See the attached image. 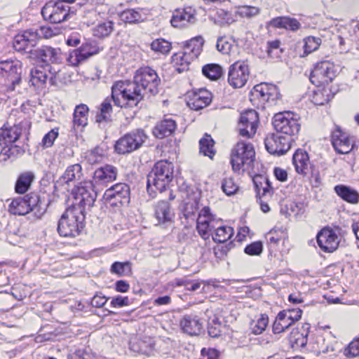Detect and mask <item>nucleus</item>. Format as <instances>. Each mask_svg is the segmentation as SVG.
Here are the masks:
<instances>
[{
  "label": "nucleus",
  "instance_id": "6e6552de",
  "mask_svg": "<svg viewBox=\"0 0 359 359\" xmlns=\"http://www.w3.org/2000/svg\"><path fill=\"white\" fill-rule=\"evenodd\" d=\"M74 14V11H72L69 6L62 4V2L53 1L46 3L41 9V15L44 20L55 24L67 20Z\"/></svg>",
  "mask_w": 359,
  "mask_h": 359
},
{
  "label": "nucleus",
  "instance_id": "774afa93",
  "mask_svg": "<svg viewBox=\"0 0 359 359\" xmlns=\"http://www.w3.org/2000/svg\"><path fill=\"white\" fill-rule=\"evenodd\" d=\"M201 353L203 359H218L219 356V352L217 349L212 348H203Z\"/></svg>",
  "mask_w": 359,
  "mask_h": 359
},
{
  "label": "nucleus",
  "instance_id": "0e129e2a",
  "mask_svg": "<svg viewBox=\"0 0 359 359\" xmlns=\"http://www.w3.org/2000/svg\"><path fill=\"white\" fill-rule=\"evenodd\" d=\"M23 33L15 36L13 40V47L17 51L24 50L27 53H32V50H28L25 44Z\"/></svg>",
  "mask_w": 359,
  "mask_h": 359
},
{
  "label": "nucleus",
  "instance_id": "e2e57ef3",
  "mask_svg": "<svg viewBox=\"0 0 359 359\" xmlns=\"http://www.w3.org/2000/svg\"><path fill=\"white\" fill-rule=\"evenodd\" d=\"M58 136V129L54 128L50 130L48 133H46L43 140H42V144L44 147L48 148L50 147L53 143L55 139Z\"/></svg>",
  "mask_w": 359,
  "mask_h": 359
},
{
  "label": "nucleus",
  "instance_id": "79ce46f5",
  "mask_svg": "<svg viewBox=\"0 0 359 359\" xmlns=\"http://www.w3.org/2000/svg\"><path fill=\"white\" fill-rule=\"evenodd\" d=\"M114 29V24L112 21L108 20L98 23L93 29V35L98 38H105L109 36Z\"/></svg>",
  "mask_w": 359,
  "mask_h": 359
},
{
  "label": "nucleus",
  "instance_id": "20e7f679",
  "mask_svg": "<svg viewBox=\"0 0 359 359\" xmlns=\"http://www.w3.org/2000/svg\"><path fill=\"white\" fill-rule=\"evenodd\" d=\"M255 151L252 144L238 142L231 149V164L234 172H240L252 168Z\"/></svg>",
  "mask_w": 359,
  "mask_h": 359
},
{
  "label": "nucleus",
  "instance_id": "ea45409f",
  "mask_svg": "<svg viewBox=\"0 0 359 359\" xmlns=\"http://www.w3.org/2000/svg\"><path fill=\"white\" fill-rule=\"evenodd\" d=\"M22 153V149L17 145H4L0 152V163H4L8 160L13 161Z\"/></svg>",
  "mask_w": 359,
  "mask_h": 359
},
{
  "label": "nucleus",
  "instance_id": "6ab92c4d",
  "mask_svg": "<svg viewBox=\"0 0 359 359\" xmlns=\"http://www.w3.org/2000/svg\"><path fill=\"white\" fill-rule=\"evenodd\" d=\"M252 96L261 102L275 101L279 97L277 86L271 83H261L254 86L251 91Z\"/></svg>",
  "mask_w": 359,
  "mask_h": 359
},
{
  "label": "nucleus",
  "instance_id": "37998d69",
  "mask_svg": "<svg viewBox=\"0 0 359 359\" xmlns=\"http://www.w3.org/2000/svg\"><path fill=\"white\" fill-rule=\"evenodd\" d=\"M214 140L209 135H205V136L200 140V153L205 156H208L210 158H212L215 151L214 149Z\"/></svg>",
  "mask_w": 359,
  "mask_h": 359
},
{
  "label": "nucleus",
  "instance_id": "9b49d317",
  "mask_svg": "<svg viewBox=\"0 0 359 359\" xmlns=\"http://www.w3.org/2000/svg\"><path fill=\"white\" fill-rule=\"evenodd\" d=\"M336 68L329 61L318 62L310 75V81L316 86H324L331 82L336 76Z\"/></svg>",
  "mask_w": 359,
  "mask_h": 359
},
{
  "label": "nucleus",
  "instance_id": "423d86ee",
  "mask_svg": "<svg viewBox=\"0 0 359 359\" xmlns=\"http://www.w3.org/2000/svg\"><path fill=\"white\" fill-rule=\"evenodd\" d=\"M133 80L139 86L146 97L155 95L158 93L161 80L154 69L149 67L139 69Z\"/></svg>",
  "mask_w": 359,
  "mask_h": 359
},
{
  "label": "nucleus",
  "instance_id": "6e6d98bb",
  "mask_svg": "<svg viewBox=\"0 0 359 359\" xmlns=\"http://www.w3.org/2000/svg\"><path fill=\"white\" fill-rule=\"evenodd\" d=\"M238 14L243 18H251L260 13V8L252 6H241L238 10Z\"/></svg>",
  "mask_w": 359,
  "mask_h": 359
},
{
  "label": "nucleus",
  "instance_id": "de8ad7c7",
  "mask_svg": "<svg viewBox=\"0 0 359 359\" xmlns=\"http://www.w3.org/2000/svg\"><path fill=\"white\" fill-rule=\"evenodd\" d=\"M269 323V318L266 314H262L256 320H252L250 323V329L252 334L258 335L266 329Z\"/></svg>",
  "mask_w": 359,
  "mask_h": 359
},
{
  "label": "nucleus",
  "instance_id": "dca6fc26",
  "mask_svg": "<svg viewBox=\"0 0 359 359\" xmlns=\"http://www.w3.org/2000/svg\"><path fill=\"white\" fill-rule=\"evenodd\" d=\"M291 142V137L273 133L265 138L264 144L269 153L280 156L285 154L290 149Z\"/></svg>",
  "mask_w": 359,
  "mask_h": 359
},
{
  "label": "nucleus",
  "instance_id": "a878e982",
  "mask_svg": "<svg viewBox=\"0 0 359 359\" xmlns=\"http://www.w3.org/2000/svg\"><path fill=\"white\" fill-rule=\"evenodd\" d=\"M154 215L159 224L170 222L175 216L169 202L166 201H160L154 206Z\"/></svg>",
  "mask_w": 359,
  "mask_h": 359
},
{
  "label": "nucleus",
  "instance_id": "f257e3e1",
  "mask_svg": "<svg viewBox=\"0 0 359 359\" xmlns=\"http://www.w3.org/2000/svg\"><path fill=\"white\" fill-rule=\"evenodd\" d=\"M145 97L134 80L118 81L111 86V99L121 108L135 107Z\"/></svg>",
  "mask_w": 359,
  "mask_h": 359
},
{
  "label": "nucleus",
  "instance_id": "338daca9",
  "mask_svg": "<svg viewBox=\"0 0 359 359\" xmlns=\"http://www.w3.org/2000/svg\"><path fill=\"white\" fill-rule=\"evenodd\" d=\"M34 30L36 32L38 40L41 38L49 39L55 34L54 31L50 27L46 26H41Z\"/></svg>",
  "mask_w": 359,
  "mask_h": 359
},
{
  "label": "nucleus",
  "instance_id": "4d7b16f0",
  "mask_svg": "<svg viewBox=\"0 0 359 359\" xmlns=\"http://www.w3.org/2000/svg\"><path fill=\"white\" fill-rule=\"evenodd\" d=\"M43 69L47 73H48L51 75V76L49 79V81L52 85L55 84V79L57 74L61 71V67L59 65V63H55L50 65V63L43 65L42 66Z\"/></svg>",
  "mask_w": 359,
  "mask_h": 359
},
{
  "label": "nucleus",
  "instance_id": "ddd939ff",
  "mask_svg": "<svg viewBox=\"0 0 359 359\" xmlns=\"http://www.w3.org/2000/svg\"><path fill=\"white\" fill-rule=\"evenodd\" d=\"M73 194L74 198L78 201V206H73L72 208H81L83 210L85 215L86 210H90L94 205L97 197V193L93 190V186L90 183L85 185L76 186Z\"/></svg>",
  "mask_w": 359,
  "mask_h": 359
},
{
  "label": "nucleus",
  "instance_id": "b1692460",
  "mask_svg": "<svg viewBox=\"0 0 359 359\" xmlns=\"http://www.w3.org/2000/svg\"><path fill=\"white\" fill-rule=\"evenodd\" d=\"M332 143L335 150L339 154H348L353 149V144L348 135L343 133L339 128H337L333 131L332 135Z\"/></svg>",
  "mask_w": 359,
  "mask_h": 359
},
{
  "label": "nucleus",
  "instance_id": "864d4df0",
  "mask_svg": "<svg viewBox=\"0 0 359 359\" xmlns=\"http://www.w3.org/2000/svg\"><path fill=\"white\" fill-rule=\"evenodd\" d=\"M88 59L86 54L83 53L82 50L79 48L70 52L67 60L71 65L77 66Z\"/></svg>",
  "mask_w": 359,
  "mask_h": 359
},
{
  "label": "nucleus",
  "instance_id": "5fc2aeb1",
  "mask_svg": "<svg viewBox=\"0 0 359 359\" xmlns=\"http://www.w3.org/2000/svg\"><path fill=\"white\" fill-rule=\"evenodd\" d=\"M222 189L227 196H231L236 194L238 186L233 177H226L222 183Z\"/></svg>",
  "mask_w": 359,
  "mask_h": 359
},
{
  "label": "nucleus",
  "instance_id": "c03bdc74",
  "mask_svg": "<svg viewBox=\"0 0 359 359\" xmlns=\"http://www.w3.org/2000/svg\"><path fill=\"white\" fill-rule=\"evenodd\" d=\"M121 18L126 23H137L144 20L142 9H127L121 13Z\"/></svg>",
  "mask_w": 359,
  "mask_h": 359
},
{
  "label": "nucleus",
  "instance_id": "39448f33",
  "mask_svg": "<svg viewBox=\"0 0 359 359\" xmlns=\"http://www.w3.org/2000/svg\"><path fill=\"white\" fill-rule=\"evenodd\" d=\"M41 201L39 196L34 193L23 197H17L12 200L8 206V211L15 215H25L31 211L36 214L43 212L41 207Z\"/></svg>",
  "mask_w": 359,
  "mask_h": 359
},
{
  "label": "nucleus",
  "instance_id": "473e14b6",
  "mask_svg": "<svg viewBox=\"0 0 359 359\" xmlns=\"http://www.w3.org/2000/svg\"><path fill=\"white\" fill-rule=\"evenodd\" d=\"M293 164L298 173L306 174L310 164L308 154L302 149H297L293 155Z\"/></svg>",
  "mask_w": 359,
  "mask_h": 359
},
{
  "label": "nucleus",
  "instance_id": "f704fd0d",
  "mask_svg": "<svg viewBox=\"0 0 359 359\" xmlns=\"http://www.w3.org/2000/svg\"><path fill=\"white\" fill-rule=\"evenodd\" d=\"M271 24L274 27L284 28L293 32L298 30L301 27V24L297 20L286 16L273 18Z\"/></svg>",
  "mask_w": 359,
  "mask_h": 359
},
{
  "label": "nucleus",
  "instance_id": "72a5a7b5",
  "mask_svg": "<svg viewBox=\"0 0 359 359\" xmlns=\"http://www.w3.org/2000/svg\"><path fill=\"white\" fill-rule=\"evenodd\" d=\"M334 191L339 196L348 203L352 204L359 203L358 192L350 187L343 184L337 185L334 187Z\"/></svg>",
  "mask_w": 359,
  "mask_h": 359
},
{
  "label": "nucleus",
  "instance_id": "393cba45",
  "mask_svg": "<svg viewBox=\"0 0 359 359\" xmlns=\"http://www.w3.org/2000/svg\"><path fill=\"white\" fill-rule=\"evenodd\" d=\"M117 169L111 165H106L94 172L93 182L96 184L104 185L116 179Z\"/></svg>",
  "mask_w": 359,
  "mask_h": 359
},
{
  "label": "nucleus",
  "instance_id": "052dcab7",
  "mask_svg": "<svg viewBox=\"0 0 359 359\" xmlns=\"http://www.w3.org/2000/svg\"><path fill=\"white\" fill-rule=\"evenodd\" d=\"M284 234L285 233L282 228L275 227L268 232L266 238L270 243L278 244L284 236Z\"/></svg>",
  "mask_w": 359,
  "mask_h": 359
},
{
  "label": "nucleus",
  "instance_id": "a211bd4d",
  "mask_svg": "<svg viewBox=\"0 0 359 359\" xmlns=\"http://www.w3.org/2000/svg\"><path fill=\"white\" fill-rule=\"evenodd\" d=\"M317 242L325 252H333L339 247V238L333 229L324 228L318 233Z\"/></svg>",
  "mask_w": 359,
  "mask_h": 359
},
{
  "label": "nucleus",
  "instance_id": "58836bf2",
  "mask_svg": "<svg viewBox=\"0 0 359 359\" xmlns=\"http://www.w3.org/2000/svg\"><path fill=\"white\" fill-rule=\"evenodd\" d=\"M203 44V39L198 36L191 39L187 43L184 48V52L189 55L193 60L196 59L201 54Z\"/></svg>",
  "mask_w": 359,
  "mask_h": 359
},
{
  "label": "nucleus",
  "instance_id": "4c0bfd02",
  "mask_svg": "<svg viewBox=\"0 0 359 359\" xmlns=\"http://www.w3.org/2000/svg\"><path fill=\"white\" fill-rule=\"evenodd\" d=\"M48 79L47 73L43 69L42 66L37 67L30 71L29 83L36 88L44 86Z\"/></svg>",
  "mask_w": 359,
  "mask_h": 359
},
{
  "label": "nucleus",
  "instance_id": "7ed1b4c3",
  "mask_svg": "<svg viewBox=\"0 0 359 359\" xmlns=\"http://www.w3.org/2000/svg\"><path fill=\"white\" fill-rule=\"evenodd\" d=\"M85 215L81 208H68L57 223V232L63 237H76L83 228Z\"/></svg>",
  "mask_w": 359,
  "mask_h": 359
},
{
  "label": "nucleus",
  "instance_id": "4468645a",
  "mask_svg": "<svg viewBox=\"0 0 359 359\" xmlns=\"http://www.w3.org/2000/svg\"><path fill=\"white\" fill-rule=\"evenodd\" d=\"M103 199L111 205H124L130 202V187L125 183H118L107 189Z\"/></svg>",
  "mask_w": 359,
  "mask_h": 359
},
{
  "label": "nucleus",
  "instance_id": "c9c22d12",
  "mask_svg": "<svg viewBox=\"0 0 359 359\" xmlns=\"http://www.w3.org/2000/svg\"><path fill=\"white\" fill-rule=\"evenodd\" d=\"M89 109L86 104H80L76 106L73 114V124L74 127H85L88 124Z\"/></svg>",
  "mask_w": 359,
  "mask_h": 359
},
{
  "label": "nucleus",
  "instance_id": "f8f14e48",
  "mask_svg": "<svg viewBox=\"0 0 359 359\" xmlns=\"http://www.w3.org/2000/svg\"><path fill=\"white\" fill-rule=\"evenodd\" d=\"M250 76L248 60L236 61L229 69L228 82L235 88H242L247 83Z\"/></svg>",
  "mask_w": 359,
  "mask_h": 359
},
{
  "label": "nucleus",
  "instance_id": "9d476101",
  "mask_svg": "<svg viewBox=\"0 0 359 359\" xmlns=\"http://www.w3.org/2000/svg\"><path fill=\"white\" fill-rule=\"evenodd\" d=\"M22 64L18 60L0 62V77L5 78V84L11 90H14L21 81Z\"/></svg>",
  "mask_w": 359,
  "mask_h": 359
},
{
  "label": "nucleus",
  "instance_id": "bf43d9fd",
  "mask_svg": "<svg viewBox=\"0 0 359 359\" xmlns=\"http://www.w3.org/2000/svg\"><path fill=\"white\" fill-rule=\"evenodd\" d=\"M344 355L348 358L359 356V337L353 339L344 349Z\"/></svg>",
  "mask_w": 359,
  "mask_h": 359
},
{
  "label": "nucleus",
  "instance_id": "680f3d73",
  "mask_svg": "<svg viewBox=\"0 0 359 359\" xmlns=\"http://www.w3.org/2000/svg\"><path fill=\"white\" fill-rule=\"evenodd\" d=\"M263 250V245L262 242L256 241L253 242L251 244L247 245L245 248L244 252L251 256L253 255H259Z\"/></svg>",
  "mask_w": 359,
  "mask_h": 359
},
{
  "label": "nucleus",
  "instance_id": "7c9ffc66",
  "mask_svg": "<svg viewBox=\"0 0 359 359\" xmlns=\"http://www.w3.org/2000/svg\"><path fill=\"white\" fill-rule=\"evenodd\" d=\"M20 128L18 126L6 127L4 126L0 130V144L13 145L20 135Z\"/></svg>",
  "mask_w": 359,
  "mask_h": 359
},
{
  "label": "nucleus",
  "instance_id": "2f4dec72",
  "mask_svg": "<svg viewBox=\"0 0 359 359\" xmlns=\"http://www.w3.org/2000/svg\"><path fill=\"white\" fill-rule=\"evenodd\" d=\"M82 177L81 165L79 163H76L67 168L64 174L61 176L60 180L67 184L70 182L75 184L81 180Z\"/></svg>",
  "mask_w": 359,
  "mask_h": 359
},
{
  "label": "nucleus",
  "instance_id": "49530a36",
  "mask_svg": "<svg viewBox=\"0 0 359 359\" xmlns=\"http://www.w3.org/2000/svg\"><path fill=\"white\" fill-rule=\"evenodd\" d=\"M202 72L204 76L212 81L219 79L223 74L222 67L217 64H208L205 65L202 69Z\"/></svg>",
  "mask_w": 359,
  "mask_h": 359
},
{
  "label": "nucleus",
  "instance_id": "e433bc0d",
  "mask_svg": "<svg viewBox=\"0 0 359 359\" xmlns=\"http://www.w3.org/2000/svg\"><path fill=\"white\" fill-rule=\"evenodd\" d=\"M192 60V57L184 51L175 53L172 57V62L179 73L188 70Z\"/></svg>",
  "mask_w": 359,
  "mask_h": 359
},
{
  "label": "nucleus",
  "instance_id": "5701e85b",
  "mask_svg": "<svg viewBox=\"0 0 359 359\" xmlns=\"http://www.w3.org/2000/svg\"><path fill=\"white\" fill-rule=\"evenodd\" d=\"M212 93L206 89L194 92L187 102V105L194 110H200L208 106L212 102Z\"/></svg>",
  "mask_w": 359,
  "mask_h": 359
},
{
  "label": "nucleus",
  "instance_id": "412c9836",
  "mask_svg": "<svg viewBox=\"0 0 359 359\" xmlns=\"http://www.w3.org/2000/svg\"><path fill=\"white\" fill-rule=\"evenodd\" d=\"M180 326L183 332L190 336H197L203 329V322L200 318L194 313L183 316L180 322Z\"/></svg>",
  "mask_w": 359,
  "mask_h": 359
},
{
  "label": "nucleus",
  "instance_id": "c756f323",
  "mask_svg": "<svg viewBox=\"0 0 359 359\" xmlns=\"http://www.w3.org/2000/svg\"><path fill=\"white\" fill-rule=\"evenodd\" d=\"M176 123L171 118H165L161 121L153 129V134L159 139L164 138L172 135L176 129Z\"/></svg>",
  "mask_w": 359,
  "mask_h": 359
},
{
  "label": "nucleus",
  "instance_id": "a19ab883",
  "mask_svg": "<svg viewBox=\"0 0 359 359\" xmlns=\"http://www.w3.org/2000/svg\"><path fill=\"white\" fill-rule=\"evenodd\" d=\"M292 325L287 316V313L280 311L277 315L276 320L273 323L272 330L274 334H280L283 332L286 329L289 328Z\"/></svg>",
  "mask_w": 359,
  "mask_h": 359
},
{
  "label": "nucleus",
  "instance_id": "13d9d810",
  "mask_svg": "<svg viewBox=\"0 0 359 359\" xmlns=\"http://www.w3.org/2000/svg\"><path fill=\"white\" fill-rule=\"evenodd\" d=\"M23 37H25V41L27 49L32 50L39 41L34 29L25 30L23 32Z\"/></svg>",
  "mask_w": 359,
  "mask_h": 359
},
{
  "label": "nucleus",
  "instance_id": "09e8293b",
  "mask_svg": "<svg viewBox=\"0 0 359 359\" xmlns=\"http://www.w3.org/2000/svg\"><path fill=\"white\" fill-rule=\"evenodd\" d=\"M150 47L156 53L166 55L171 49V43L163 39H157L151 42Z\"/></svg>",
  "mask_w": 359,
  "mask_h": 359
},
{
  "label": "nucleus",
  "instance_id": "3c124183",
  "mask_svg": "<svg viewBox=\"0 0 359 359\" xmlns=\"http://www.w3.org/2000/svg\"><path fill=\"white\" fill-rule=\"evenodd\" d=\"M320 43L321 39L320 38L314 36L306 37L304 39V56L316 50L319 48Z\"/></svg>",
  "mask_w": 359,
  "mask_h": 359
},
{
  "label": "nucleus",
  "instance_id": "aec40b11",
  "mask_svg": "<svg viewBox=\"0 0 359 359\" xmlns=\"http://www.w3.org/2000/svg\"><path fill=\"white\" fill-rule=\"evenodd\" d=\"M252 96L261 102L275 101L279 97L277 86L271 83H261L254 86L251 91Z\"/></svg>",
  "mask_w": 359,
  "mask_h": 359
},
{
  "label": "nucleus",
  "instance_id": "2eb2a0df",
  "mask_svg": "<svg viewBox=\"0 0 359 359\" xmlns=\"http://www.w3.org/2000/svg\"><path fill=\"white\" fill-rule=\"evenodd\" d=\"M253 182L255 187V191L257 192V197L258 198L259 203L260 205V208L263 212H269L270 211V207L268 202L273 196V188L269 181L261 176L255 178Z\"/></svg>",
  "mask_w": 359,
  "mask_h": 359
},
{
  "label": "nucleus",
  "instance_id": "a18cd8bd",
  "mask_svg": "<svg viewBox=\"0 0 359 359\" xmlns=\"http://www.w3.org/2000/svg\"><path fill=\"white\" fill-rule=\"evenodd\" d=\"M215 233L212 236V239L215 242L222 243L227 241L233 235V229L230 226H219L215 227Z\"/></svg>",
  "mask_w": 359,
  "mask_h": 359
},
{
  "label": "nucleus",
  "instance_id": "f3484780",
  "mask_svg": "<svg viewBox=\"0 0 359 359\" xmlns=\"http://www.w3.org/2000/svg\"><path fill=\"white\" fill-rule=\"evenodd\" d=\"M258 114L255 110H248L241 114L239 122V134L243 137H252L256 133Z\"/></svg>",
  "mask_w": 359,
  "mask_h": 359
},
{
  "label": "nucleus",
  "instance_id": "c85d7f7f",
  "mask_svg": "<svg viewBox=\"0 0 359 359\" xmlns=\"http://www.w3.org/2000/svg\"><path fill=\"white\" fill-rule=\"evenodd\" d=\"M36 56L41 60L44 65L48 63L55 64L61 62L60 49L50 46H42L35 50Z\"/></svg>",
  "mask_w": 359,
  "mask_h": 359
},
{
  "label": "nucleus",
  "instance_id": "0eeeda50",
  "mask_svg": "<svg viewBox=\"0 0 359 359\" xmlns=\"http://www.w3.org/2000/svg\"><path fill=\"white\" fill-rule=\"evenodd\" d=\"M297 115L290 111L280 112L275 114L273 118L274 129L288 136H294L299 133L301 124Z\"/></svg>",
  "mask_w": 359,
  "mask_h": 359
},
{
  "label": "nucleus",
  "instance_id": "1a4fd4ad",
  "mask_svg": "<svg viewBox=\"0 0 359 359\" xmlns=\"http://www.w3.org/2000/svg\"><path fill=\"white\" fill-rule=\"evenodd\" d=\"M147 137L143 130H133L116 141L115 150L120 154L130 153L138 149L145 142Z\"/></svg>",
  "mask_w": 359,
  "mask_h": 359
},
{
  "label": "nucleus",
  "instance_id": "cd10ccee",
  "mask_svg": "<svg viewBox=\"0 0 359 359\" xmlns=\"http://www.w3.org/2000/svg\"><path fill=\"white\" fill-rule=\"evenodd\" d=\"M216 48L222 54H236L238 52V41L232 36H219L217 41Z\"/></svg>",
  "mask_w": 359,
  "mask_h": 359
},
{
  "label": "nucleus",
  "instance_id": "4be33fe9",
  "mask_svg": "<svg viewBox=\"0 0 359 359\" xmlns=\"http://www.w3.org/2000/svg\"><path fill=\"white\" fill-rule=\"evenodd\" d=\"M196 21V11L191 7L176 10L170 20L172 26L181 27L188 24H194Z\"/></svg>",
  "mask_w": 359,
  "mask_h": 359
},
{
  "label": "nucleus",
  "instance_id": "bb28decb",
  "mask_svg": "<svg viewBox=\"0 0 359 359\" xmlns=\"http://www.w3.org/2000/svg\"><path fill=\"white\" fill-rule=\"evenodd\" d=\"M35 179V174L33 171L25 170L20 172L15 184V191L19 194L27 192Z\"/></svg>",
  "mask_w": 359,
  "mask_h": 359
},
{
  "label": "nucleus",
  "instance_id": "69168bd1",
  "mask_svg": "<svg viewBox=\"0 0 359 359\" xmlns=\"http://www.w3.org/2000/svg\"><path fill=\"white\" fill-rule=\"evenodd\" d=\"M67 359H95L90 353L84 349H77L73 352H70L67 355Z\"/></svg>",
  "mask_w": 359,
  "mask_h": 359
},
{
  "label": "nucleus",
  "instance_id": "f03ea898",
  "mask_svg": "<svg viewBox=\"0 0 359 359\" xmlns=\"http://www.w3.org/2000/svg\"><path fill=\"white\" fill-rule=\"evenodd\" d=\"M173 177V164L167 160L158 161L147 175L148 191H155L154 189L160 192L166 190Z\"/></svg>",
  "mask_w": 359,
  "mask_h": 359
},
{
  "label": "nucleus",
  "instance_id": "8fccbe9b",
  "mask_svg": "<svg viewBox=\"0 0 359 359\" xmlns=\"http://www.w3.org/2000/svg\"><path fill=\"white\" fill-rule=\"evenodd\" d=\"M214 19L215 22L219 26L230 25L234 21L232 14L222 8L217 10Z\"/></svg>",
  "mask_w": 359,
  "mask_h": 359
},
{
  "label": "nucleus",
  "instance_id": "603ef678",
  "mask_svg": "<svg viewBox=\"0 0 359 359\" xmlns=\"http://www.w3.org/2000/svg\"><path fill=\"white\" fill-rule=\"evenodd\" d=\"M111 272L119 276L130 273L131 272V263L130 262H116L111 266Z\"/></svg>",
  "mask_w": 359,
  "mask_h": 359
}]
</instances>
